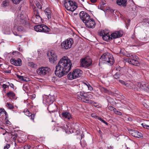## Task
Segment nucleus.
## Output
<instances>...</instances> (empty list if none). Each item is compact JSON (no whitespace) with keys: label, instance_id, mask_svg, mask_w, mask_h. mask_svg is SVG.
I'll list each match as a JSON object with an SVG mask.
<instances>
[{"label":"nucleus","instance_id":"56","mask_svg":"<svg viewBox=\"0 0 149 149\" xmlns=\"http://www.w3.org/2000/svg\"><path fill=\"white\" fill-rule=\"evenodd\" d=\"M119 81L120 83L121 84H123V85H125L126 82H125L124 81H123L122 80H119Z\"/></svg>","mask_w":149,"mask_h":149},{"label":"nucleus","instance_id":"1","mask_svg":"<svg viewBox=\"0 0 149 149\" xmlns=\"http://www.w3.org/2000/svg\"><path fill=\"white\" fill-rule=\"evenodd\" d=\"M72 66L71 60L67 56H63L56 66L55 74L59 77L66 75L70 70Z\"/></svg>","mask_w":149,"mask_h":149},{"label":"nucleus","instance_id":"28","mask_svg":"<svg viewBox=\"0 0 149 149\" xmlns=\"http://www.w3.org/2000/svg\"><path fill=\"white\" fill-rule=\"evenodd\" d=\"M134 73V70L132 68L128 69L127 72V74L128 75L129 77L132 76Z\"/></svg>","mask_w":149,"mask_h":149},{"label":"nucleus","instance_id":"9","mask_svg":"<svg viewBox=\"0 0 149 149\" xmlns=\"http://www.w3.org/2000/svg\"><path fill=\"white\" fill-rule=\"evenodd\" d=\"M31 8L33 9L34 16V18L35 19L36 24H38L40 21H42V18L40 16L39 13L37 8L34 5L31 6Z\"/></svg>","mask_w":149,"mask_h":149},{"label":"nucleus","instance_id":"49","mask_svg":"<svg viewBox=\"0 0 149 149\" xmlns=\"http://www.w3.org/2000/svg\"><path fill=\"white\" fill-rule=\"evenodd\" d=\"M85 84L87 85V86L88 88V89L90 90V91H92L93 90V88L90 85L88 84Z\"/></svg>","mask_w":149,"mask_h":149},{"label":"nucleus","instance_id":"50","mask_svg":"<svg viewBox=\"0 0 149 149\" xmlns=\"http://www.w3.org/2000/svg\"><path fill=\"white\" fill-rule=\"evenodd\" d=\"M10 147V145L9 144H6L4 147V149H8Z\"/></svg>","mask_w":149,"mask_h":149},{"label":"nucleus","instance_id":"37","mask_svg":"<svg viewBox=\"0 0 149 149\" xmlns=\"http://www.w3.org/2000/svg\"><path fill=\"white\" fill-rule=\"evenodd\" d=\"M7 96L8 97H14L15 96V94L12 91H9L6 93Z\"/></svg>","mask_w":149,"mask_h":149},{"label":"nucleus","instance_id":"15","mask_svg":"<svg viewBox=\"0 0 149 149\" xmlns=\"http://www.w3.org/2000/svg\"><path fill=\"white\" fill-rule=\"evenodd\" d=\"M123 34L122 31H118L112 33L111 34V38L113 39H115L121 37Z\"/></svg>","mask_w":149,"mask_h":149},{"label":"nucleus","instance_id":"54","mask_svg":"<svg viewBox=\"0 0 149 149\" xmlns=\"http://www.w3.org/2000/svg\"><path fill=\"white\" fill-rule=\"evenodd\" d=\"M104 33H105L104 32H103L102 31H100V32L99 33V34L100 36L103 37L104 35Z\"/></svg>","mask_w":149,"mask_h":149},{"label":"nucleus","instance_id":"27","mask_svg":"<svg viewBox=\"0 0 149 149\" xmlns=\"http://www.w3.org/2000/svg\"><path fill=\"white\" fill-rule=\"evenodd\" d=\"M141 39L143 42L147 43L149 42V37H147L146 35L145 36L144 35H142L141 37Z\"/></svg>","mask_w":149,"mask_h":149},{"label":"nucleus","instance_id":"5","mask_svg":"<svg viewBox=\"0 0 149 149\" xmlns=\"http://www.w3.org/2000/svg\"><path fill=\"white\" fill-rule=\"evenodd\" d=\"M83 73L82 70L79 69H76L74 70L71 73L70 72L68 75V77L69 79L72 80L80 77Z\"/></svg>","mask_w":149,"mask_h":149},{"label":"nucleus","instance_id":"31","mask_svg":"<svg viewBox=\"0 0 149 149\" xmlns=\"http://www.w3.org/2000/svg\"><path fill=\"white\" fill-rule=\"evenodd\" d=\"M9 0H4L2 2L1 4V6L3 7H6L9 5Z\"/></svg>","mask_w":149,"mask_h":149},{"label":"nucleus","instance_id":"26","mask_svg":"<svg viewBox=\"0 0 149 149\" xmlns=\"http://www.w3.org/2000/svg\"><path fill=\"white\" fill-rule=\"evenodd\" d=\"M2 30L5 33H8L10 31V27L9 25L8 26L6 25H4V27L3 28Z\"/></svg>","mask_w":149,"mask_h":149},{"label":"nucleus","instance_id":"43","mask_svg":"<svg viewBox=\"0 0 149 149\" xmlns=\"http://www.w3.org/2000/svg\"><path fill=\"white\" fill-rule=\"evenodd\" d=\"M100 90L101 91L103 92L107 93L109 91L108 90L103 87H101L100 88Z\"/></svg>","mask_w":149,"mask_h":149},{"label":"nucleus","instance_id":"35","mask_svg":"<svg viewBox=\"0 0 149 149\" xmlns=\"http://www.w3.org/2000/svg\"><path fill=\"white\" fill-rule=\"evenodd\" d=\"M16 75L20 81H27V80H26L25 79V78H26V77H24L23 76H20L18 74H16Z\"/></svg>","mask_w":149,"mask_h":149},{"label":"nucleus","instance_id":"20","mask_svg":"<svg viewBox=\"0 0 149 149\" xmlns=\"http://www.w3.org/2000/svg\"><path fill=\"white\" fill-rule=\"evenodd\" d=\"M54 97L53 96L49 95L46 97L45 101L47 104H52L54 101Z\"/></svg>","mask_w":149,"mask_h":149},{"label":"nucleus","instance_id":"44","mask_svg":"<svg viewBox=\"0 0 149 149\" xmlns=\"http://www.w3.org/2000/svg\"><path fill=\"white\" fill-rule=\"evenodd\" d=\"M141 125L144 128L147 129L149 130V125H147L144 123H142Z\"/></svg>","mask_w":149,"mask_h":149},{"label":"nucleus","instance_id":"23","mask_svg":"<svg viewBox=\"0 0 149 149\" xmlns=\"http://www.w3.org/2000/svg\"><path fill=\"white\" fill-rule=\"evenodd\" d=\"M44 12L48 19L51 18L52 12L49 8H47L45 10Z\"/></svg>","mask_w":149,"mask_h":149},{"label":"nucleus","instance_id":"10","mask_svg":"<svg viewBox=\"0 0 149 149\" xmlns=\"http://www.w3.org/2000/svg\"><path fill=\"white\" fill-rule=\"evenodd\" d=\"M79 17L81 19L84 23L91 18L88 14L86 12L83 11H82L80 12Z\"/></svg>","mask_w":149,"mask_h":149},{"label":"nucleus","instance_id":"62","mask_svg":"<svg viewBox=\"0 0 149 149\" xmlns=\"http://www.w3.org/2000/svg\"><path fill=\"white\" fill-rule=\"evenodd\" d=\"M6 123L8 125H10L11 124V123L8 120L6 121Z\"/></svg>","mask_w":149,"mask_h":149},{"label":"nucleus","instance_id":"60","mask_svg":"<svg viewBox=\"0 0 149 149\" xmlns=\"http://www.w3.org/2000/svg\"><path fill=\"white\" fill-rule=\"evenodd\" d=\"M146 91L149 93V85L148 84V86L147 87Z\"/></svg>","mask_w":149,"mask_h":149},{"label":"nucleus","instance_id":"32","mask_svg":"<svg viewBox=\"0 0 149 149\" xmlns=\"http://www.w3.org/2000/svg\"><path fill=\"white\" fill-rule=\"evenodd\" d=\"M35 5L36 7H36V8H38V9L41 10L42 9V4L41 3H40V2L36 1L35 3ZM32 5H33V4L31 5V6Z\"/></svg>","mask_w":149,"mask_h":149},{"label":"nucleus","instance_id":"29","mask_svg":"<svg viewBox=\"0 0 149 149\" xmlns=\"http://www.w3.org/2000/svg\"><path fill=\"white\" fill-rule=\"evenodd\" d=\"M42 24L38 25L34 27L35 30L37 32H41Z\"/></svg>","mask_w":149,"mask_h":149},{"label":"nucleus","instance_id":"52","mask_svg":"<svg viewBox=\"0 0 149 149\" xmlns=\"http://www.w3.org/2000/svg\"><path fill=\"white\" fill-rule=\"evenodd\" d=\"M30 148V146L29 145H25L24 146V149H29Z\"/></svg>","mask_w":149,"mask_h":149},{"label":"nucleus","instance_id":"58","mask_svg":"<svg viewBox=\"0 0 149 149\" xmlns=\"http://www.w3.org/2000/svg\"><path fill=\"white\" fill-rule=\"evenodd\" d=\"M4 72L6 73H11V71L9 70H4Z\"/></svg>","mask_w":149,"mask_h":149},{"label":"nucleus","instance_id":"11","mask_svg":"<svg viewBox=\"0 0 149 149\" xmlns=\"http://www.w3.org/2000/svg\"><path fill=\"white\" fill-rule=\"evenodd\" d=\"M47 55L50 62L52 63H54L57 60V56L53 51L48 52Z\"/></svg>","mask_w":149,"mask_h":149},{"label":"nucleus","instance_id":"41","mask_svg":"<svg viewBox=\"0 0 149 149\" xmlns=\"http://www.w3.org/2000/svg\"><path fill=\"white\" fill-rule=\"evenodd\" d=\"M80 144L82 147H85L87 145V144L85 141L82 140V141H81Z\"/></svg>","mask_w":149,"mask_h":149},{"label":"nucleus","instance_id":"21","mask_svg":"<svg viewBox=\"0 0 149 149\" xmlns=\"http://www.w3.org/2000/svg\"><path fill=\"white\" fill-rule=\"evenodd\" d=\"M116 3L120 6L123 7H126L127 4V0H116Z\"/></svg>","mask_w":149,"mask_h":149},{"label":"nucleus","instance_id":"7","mask_svg":"<svg viewBox=\"0 0 149 149\" xmlns=\"http://www.w3.org/2000/svg\"><path fill=\"white\" fill-rule=\"evenodd\" d=\"M50 71V69L47 67L39 68L36 70L37 73L41 76H43L48 74Z\"/></svg>","mask_w":149,"mask_h":149},{"label":"nucleus","instance_id":"57","mask_svg":"<svg viewBox=\"0 0 149 149\" xmlns=\"http://www.w3.org/2000/svg\"><path fill=\"white\" fill-rule=\"evenodd\" d=\"M91 116L92 117L94 118H97V119L98 118V116H96V115H93V114H92L91 115Z\"/></svg>","mask_w":149,"mask_h":149},{"label":"nucleus","instance_id":"61","mask_svg":"<svg viewBox=\"0 0 149 149\" xmlns=\"http://www.w3.org/2000/svg\"><path fill=\"white\" fill-rule=\"evenodd\" d=\"M18 49L19 51L21 52H22L23 51V49L20 47H18Z\"/></svg>","mask_w":149,"mask_h":149},{"label":"nucleus","instance_id":"36","mask_svg":"<svg viewBox=\"0 0 149 149\" xmlns=\"http://www.w3.org/2000/svg\"><path fill=\"white\" fill-rule=\"evenodd\" d=\"M15 28L16 29V31L18 32H21L24 29L23 27L21 26H15Z\"/></svg>","mask_w":149,"mask_h":149},{"label":"nucleus","instance_id":"3","mask_svg":"<svg viewBox=\"0 0 149 149\" xmlns=\"http://www.w3.org/2000/svg\"><path fill=\"white\" fill-rule=\"evenodd\" d=\"M63 2L65 8L67 10L73 12L77 7V4L74 1L64 0Z\"/></svg>","mask_w":149,"mask_h":149},{"label":"nucleus","instance_id":"63","mask_svg":"<svg viewBox=\"0 0 149 149\" xmlns=\"http://www.w3.org/2000/svg\"><path fill=\"white\" fill-rule=\"evenodd\" d=\"M125 86L126 87L129 88L130 85L127 83L126 82L125 85Z\"/></svg>","mask_w":149,"mask_h":149},{"label":"nucleus","instance_id":"45","mask_svg":"<svg viewBox=\"0 0 149 149\" xmlns=\"http://www.w3.org/2000/svg\"><path fill=\"white\" fill-rule=\"evenodd\" d=\"M143 23H148V26H149V18H145L143 20V21L142 22Z\"/></svg>","mask_w":149,"mask_h":149},{"label":"nucleus","instance_id":"18","mask_svg":"<svg viewBox=\"0 0 149 149\" xmlns=\"http://www.w3.org/2000/svg\"><path fill=\"white\" fill-rule=\"evenodd\" d=\"M10 62L15 66H20L22 65V60L20 58H18L17 60L11 58L10 60Z\"/></svg>","mask_w":149,"mask_h":149},{"label":"nucleus","instance_id":"53","mask_svg":"<svg viewBox=\"0 0 149 149\" xmlns=\"http://www.w3.org/2000/svg\"><path fill=\"white\" fill-rule=\"evenodd\" d=\"M54 131L56 130V131H59L61 132L62 131V130L61 128H56V129H54Z\"/></svg>","mask_w":149,"mask_h":149},{"label":"nucleus","instance_id":"46","mask_svg":"<svg viewBox=\"0 0 149 149\" xmlns=\"http://www.w3.org/2000/svg\"><path fill=\"white\" fill-rule=\"evenodd\" d=\"M108 109L111 111H113L114 112L116 110V108L111 106H109L108 107Z\"/></svg>","mask_w":149,"mask_h":149},{"label":"nucleus","instance_id":"8","mask_svg":"<svg viewBox=\"0 0 149 149\" xmlns=\"http://www.w3.org/2000/svg\"><path fill=\"white\" fill-rule=\"evenodd\" d=\"M139 58L138 56L135 55H131L128 60V62L133 65L138 66L140 65L139 61Z\"/></svg>","mask_w":149,"mask_h":149},{"label":"nucleus","instance_id":"30","mask_svg":"<svg viewBox=\"0 0 149 149\" xmlns=\"http://www.w3.org/2000/svg\"><path fill=\"white\" fill-rule=\"evenodd\" d=\"M71 127H73V129L72 131L71 130H70V132H74L75 131L78 130L79 129L78 125L77 124H73L72 125Z\"/></svg>","mask_w":149,"mask_h":149},{"label":"nucleus","instance_id":"48","mask_svg":"<svg viewBox=\"0 0 149 149\" xmlns=\"http://www.w3.org/2000/svg\"><path fill=\"white\" fill-rule=\"evenodd\" d=\"M131 38L133 40H134V42L136 43H137V40L136 39V38L134 35L133 34L132 35L131 37Z\"/></svg>","mask_w":149,"mask_h":149},{"label":"nucleus","instance_id":"13","mask_svg":"<svg viewBox=\"0 0 149 149\" xmlns=\"http://www.w3.org/2000/svg\"><path fill=\"white\" fill-rule=\"evenodd\" d=\"M84 24L85 26L89 28H94L95 25V23L94 20L91 18Z\"/></svg>","mask_w":149,"mask_h":149},{"label":"nucleus","instance_id":"38","mask_svg":"<svg viewBox=\"0 0 149 149\" xmlns=\"http://www.w3.org/2000/svg\"><path fill=\"white\" fill-rule=\"evenodd\" d=\"M6 106L10 109H13L14 108V106L13 104L9 103H7Z\"/></svg>","mask_w":149,"mask_h":149},{"label":"nucleus","instance_id":"47","mask_svg":"<svg viewBox=\"0 0 149 149\" xmlns=\"http://www.w3.org/2000/svg\"><path fill=\"white\" fill-rule=\"evenodd\" d=\"M114 113L118 115H119V116H121L122 114V113L121 112L117 110L116 109V110L115 111H114Z\"/></svg>","mask_w":149,"mask_h":149},{"label":"nucleus","instance_id":"17","mask_svg":"<svg viewBox=\"0 0 149 149\" xmlns=\"http://www.w3.org/2000/svg\"><path fill=\"white\" fill-rule=\"evenodd\" d=\"M57 107L55 104H50L48 108L47 109L50 113L55 112L57 110Z\"/></svg>","mask_w":149,"mask_h":149},{"label":"nucleus","instance_id":"33","mask_svg":"<svg viewBox=\"0 0 149 149\" xmlns=\"http://www.w3.org/2000/svg\"><path fill=\"white\" fill-rule=\"evenodd\" d=\"M4 114L6 116V118L7 117V113L3 109H0V116H3Z\"/></svg>","mask_w":149,"mask_h":149},{"label":"nucleus","instance_id":"6","mask_svg":"<svg viewBox=\"0 0 149 149\" xmlns=\"http://www.w3.org/2000/svg\"><path fill=\"white\" fill-rule=\"evenodd\" d=\"M73 42L72 39L69 38L62 42L61 44V46L63 49H67L71 47Z\"/></svg>","mask_w":149,"mask_h":149},{"label":"nucleus","instance_id":"19","mask_svg":"<svg viewBox=\"0 0 149 149\" xmlns=\"http://www.w3.org/2000/svg\"><path fill=\"white\" fill-rule=\"evenodd\" d=\"M148 84L144 82H139L137 84L138 87L141 90H144L146 91L147 87L148 86Z\"/></svg>","mask_w":149,"mask_h":149},{"label":"nucleus","instance_id":"40","mask_svg":"<svg viewBox=\"0 0 149 149\" xmlns=\"http://www.w3.org/2000/svg\"><path fill=\"white\" fill-rule=\"evenodd\" d=\"M13 3L15 4H18L23 0H10Z\"/></svg>","mask_w":149,"mask_h":149},{"label":"nucleus","instance_id":"34","mask_svg":"<svg viewBox=\"0 0 149 149\" xmlns=\"http://www.w3.org/2000/svg\"><path fill=\"white\" fill-rule=\"evenodd\" d=\"M121 75V73L120 72H117L113 76V77L116 79L120 78Z\"/></svg>","mask_w":149,"mask_h":149},{"label":"nucleus","instance_id":"42","mask_svg":"<svg viewBox=\"0 0 149 149\" xmlns=\"http://www.w3.org/2000/svg\"><path fill=\"white\" fill-rule=\"evenodd\" d=\"M17 137V134H12L11 138H13L15 141H16Z\"/></svg>","mask_w":149,"mask_h":149},{"label":"nucleus","instance_id":"51","mask_svg":"<svg viewBox=\"0 0 149 149\" xmlns=\"http://www.w3.org/2000/svg\"><path fill=\"white\" fill-rule=\"evenodd\" d=\"M2 87L4 89H5L8 87V86L7 85L4 84L2 85Z\"/></svg>","mask_w":149,"mask_h":149},{"label":"nucleus","instance_id":"64","mask_svg":"<svg viewBox=\"0 0 149 149\" xmlns=\"http://www.w3.org/2000/svg\"><path fill=\"white\" fill-rule=\"evenodd\" d=\"M91 1L92 3H95L96 1L97 0H90Z\"/></svg>","mask_w":149,"mask_h":149},{"label":"nucleus","instance_id":"25","mask_svg":"<svg viewBox=\"0 0 149 149\" xmlns=\"http://www.w3.org/2000/svg\"><path fill=\"white\" fill-rule=\"evenodd\" d=\"M50 31V29L46 25L42 24L41 32L48 33Z\"/></svg>","mask_w":149,"mask_h":149},{"label":"nucleus","instance_id":"16","mask_svg":"<svg viewBox=\"0 0 149 149\" xmlns=\"http://www.w3.org/2000/svg\"><path fill=\"white\" fill-rule=\"evenodd\" d=\"M130 133L133 136L138 138H140L142 136V134L137 131L134 130H130Z\"/></svg>","mask_w":149,"mask_h":149},{"label":"nucleus","instance_id":"14","mask_svg":"<svg viewBox=\"0 0 149 149\" xmlns=\"http://www.w3.org/2000/svg\"><path fill=\"white\" fill-rule=\"evenodd\" d=\"M61 115L62 117L68 120H71L72 119V114L68 111H64L62 113Z\"/></svg>","mask_w":149,"mask_h":149},{"label":"nucleus","instance_id":"12","mask_svg":"<svg viewBox=\"0 0 149 149\" xmlns=\"http://www.w3.org/2000/svg\"><path fill=\"white\" fill-rule=\"evenodd\" d=\"M92 63V60L90 58H86L82 59L80 65L82 67L87 68L90 66Z\"/></svg>","mask_w":149,"mask_h":149},{"label":"nucleus","instance_id":"4","mask_svg":"<svg viewBox=\"0 0 149 149\" xmlns=\"http://www.w3.org/2000/svg\"><path fill=\"white\" fill-rule=\"evenodd\" d=\"M100 60L104 61L105 63L110 65H113L114 62L112 55L108 52L104 53L101 57L100 61Z\"/></svg>","mask_w":149,"mask_h":149},{"label":"nucleus","instance_id":"24","mask_svg":"<svg viewBox=\"0 0 149 149\" xmlns=\"http://www.w3.org/2000/svg\"><path fill=\"white\" fill-rule=\"evenodd\" d=\"M24 112L25 115L28 116L30 117L31 120L34 121L35 116V114H32L31 113L29 112L27 109Z\"/></svg>","mask_w":149,"mask_h":149},{"label":"nucleus","instance_id":"39","mask_svg":"<svg viewBox=\"0 0 149 149\" xmlns=\"http://www.w3.org/2000/svg\"><path fill=\"white\" fill-rule=\"evenodd\" d=\"M28 65L32 68H36L37 65L32 62H29L28 63Z\"/></svg>","mask_w":149,"mask_h":149},{"label":"nucleus","instance_id":"55","mask_svg":"<svg viewBox=\"0 0 149 149\" xmlns=\"http://www.w3.org/2000/svg\"><path fill=\"white\" fill-rule=\"evenodd\" d=\"M20 22L22 24H24L25 23V21L24 19H23L21 20Z\"/></svg>","mask_w":149,"mask_h":149},{"label":"nucleus","instance_id":"2","mask_svg":"<svg viewBox=\"0 0 149 149\" xmlns=\"http://www.w3.org/2000/svg\"><path fill=\"white\" fill-rule=\"evenodd\" d=\"M77 97L78 99L85 102L92 103L91 102L92 101L89 100L92 97V95L90 93L84 92H79L77 93Z\"/></svg>","mask_w":149,"mask_h":149},{"label":"nucleus","instance_id":"59","mask_svg":"<svg viewBox=\"0 0 149 149\" xmlns=\"http://www.w3.org/2000/svg\"><path fill=\"white\" fill-rule=\"evenodd\" d=\"M101 122L107 125H108V123L103 119L102 120Z\"/></svg>","mask_w":149,"mask_h":149},{"label":"nucleus","instance_id":"22","mask_svg":"<svg viewBox=\"0 0 149 149\" xmlns=\"http://www.w3.org/2000/svg\"><path fill=\"white\" fill-rule=\"evenodd\" d=\"M102 38L104 40L107 41H109L112 40L111 35H110L108 33H104V35L102 37Z\"/></svg>","mask_w":149,"mask_h":149}]
</instances>
